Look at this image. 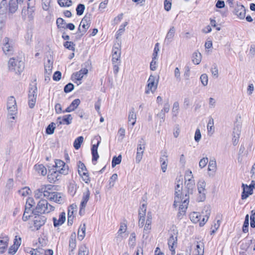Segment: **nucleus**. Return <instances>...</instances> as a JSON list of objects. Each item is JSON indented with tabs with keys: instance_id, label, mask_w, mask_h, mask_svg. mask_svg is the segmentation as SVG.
I'll use <instances>...</instances> for the list:
<instances>
[{
	"instance_id": "f257e3e1",
	"label": "nucleus",
	"mask_w": 255,
	"mask_h": 255,
	"mask_svg": "<svg viewBox=\"0 0 255 255\" xmlns=\"http://www.w3.org/2000/svg\"><path fill=\"white\" fill-rule=\"evenodd\" d=\"M203 214V218L201 221V215L199 212H192L190 215V218L191 221L194 223H197L199 222L200 226H203L205 225L206 222L208 221L209 216L210 215V209L209 206H205L204 210L202 211Z\"/></svg>"
},
{
	"instance_id": "f03ea898",
	"label": "nucleus",
	"mask_w": 255,
	"mask_h": 255,
	"mask_svg": "<svg viewBox=\"0 0 255 255\" xmlns=\"http://www.w3.org/2000/svg\"><path fill=\"white\" fill-rule=\"evenodd\" d=\"M8 69L9 71L20 74L24 68V63L19 58H11L8 61Z\"/></svg>"
},
{
	"instance_id": "7ed1b4c3",
	"label": "nucleus",
	"mask_w": 255,
	"mask_h": 255,
	"mask_svg": "<svg viewBox=\"0 0 255 255\" xmlns=\"http://www.w3.org/2000/svg\"><path fill=\"white\" fill-rule=\"evenodd\" d=\"M159 76H156L152 74L149 76L147 81V85L145 87V93L149 94L150 92L153 93L157 89L159 82Z\"/></svg>"
},
{
	"instance_id": "20e7f679",
	"label": "nucleus",
	"mask_w": 255,
	"mask_h": 255,
	"mask_svg": "<svg viewBox=\"0 0 255 255\" xmlns=\"http://www.w3.org/2000/svg\"><path fill=\"white\" fill-rule=\"evenodd\" d=\"M54 207L46 200H40L35 208V212L40 214H47L54 211Z\"/></svg>"
},
{
	"instance_id": "39448f33",
	"label": "nucleus",
	"mask_w": 255,
	"mask_h": 255,
	"mask_svg": "<svg viewBox=\"0 0 255 255\" xmlns=\"http://www.w3.org/2000/svg\"><path fill=\"white\" fill-rule=\"evenodd\" d=\"M37 88L35 84L31 85L28 94V105L30 108L35 106L37 98Z\"/></svg>"
},
{
	"instance_id": "423d86ee",
	"label": "nucleus",
	"mask_w": 255,
	"mask_h": 255,
	"mask_svg": "<svg viewBox=\"0 0 255 255\" xmlns=\"http://www.w3.org/2000/svg\"><path fill=\"white\" fill-rule=\"evenodd\" d=\"M206 182L203 179L200 180L197 183V189L198 192V200L199 202H202L206 199Z\"/></svg>"
},
{
	"instance_id": "0eeeda50",
	"label": "nucleus",
	"mask_w": 255,
	"mask_h": 255,
	"mask_svg": "<svg viewBox=\"0 0 255 255\" xmlns=\"http://www.w3.org/2000/svg\"><path fill=\"white\" fill-rule=\"evenodd\" d=\"M90 24L91 22L89 18L86 16H84L80 22L77 33H79V35L80 36L83 35L90 27Z\"/></svg>"
},
{
	"instance_id": "6e6552de",
	"label": "nucleus",
	"mask_w": 255,
	"mask_h": 255,
	"mask_svg": "<svg viewBox=\"0 0 255 255\" xmlns=\"http://www.w3.org/2000/svg\"><path fill=\"white\" fill-rule=\"evenodd\" d=\"M78 166L79 174L85 183H88L90 181V178L85 164L80 161L78 163Z\"/></svg>"
},
{
	"instance_id": "1a4fd4ad",
	"label": "nucleus",
	"mask_w": 255,
	"mask_h": 255,
	"mask_svg": "<svg viewBox=\"0 0 255 255\" xmlns=\"http://www.w3.org/2000/svg\"><path fill=\"white\" fill-rule=\"evenodd\" d=\"M146 211V205L143 204L139 208L138 211V226L142 228L145 223V216Z\"/></svg>"
},
{
	"instance_id": "9d476101",
	"label": "nucleus",
	"mask_w": 255,
	"mask_h": 255,
	"mask_svg": "<svg viewBox=\"0 0 255 255\" xmlns=\"http://www.w3.org/2000/svg\"><path fill=\"white\" fill-rule=\"evenodd\" d=\"M55 165V170L58 171L61 174L66 175L68 173V166L66 165L64 162L61 160H56Z\"/></svg>"
},
{
	"instance_id": "9b49d317",
	"label": "nucleus",
	"mask_w": 255,
	"mask_h": 255,
	"mask_svg": "<svg viewBox=\"0 0 255 255\" xmlns=\"http://www.w3.org/2000/svg\"><path fill=\"white\" fill-rule=\"evenodd\" d=\"M161 156L159 158L161 169L163 172H165L168 165V154L166 151L161 152Z\"/></svg>"
},
{
	"instance_id": "f8f14e48",
	"label": "nucleus",
	"mask_w": 255,
	"mask_h": 255,
	"mask_svg": "<svg viewBox=\"0 0 255 255\" xmlns=\"http://www.w3.org/2000/svg\"><path fill=\"white\" fill-rule=\"evenodd\" d=\"M233 13L238 18L243 19L246 15V9L243 5L237 4L234 7Z\"/></svg>"
},
{
	"instance_id": "ddd939ff",
	"label": "nucleus",
	"mask_w": 255,
	"mask_h": 255,
	"mask_svg": "<svg viewBox=\"0 0 255 255\" xmlns=\"http://www.w3.org/2000/svg\"><path fill=\"white\" fill-rule=\"evenodd\" d=\"M144 149V144L142 143V141L141 140L139 141L137 147L136 155L135 158L136 163H138L141 160Z\"/></svg>"
},
{
	"instance_id": "4468645a",
	"label": "nucleus",
	"mask_w": 255,
	"mask_h": 255,
	"mask_svg": "<svg viewBox=\"0 0 255 255\" xmlns=\"http://www.w3.org/2000/svg\"><path fill=\"white\" fill-rule=\"evenodd\" d=\"M7 108L11 115H13L14 113L16 111L17 107L16 101L13 97H10L8 98Z\"/></svg>"
},
{
	"instance_id": "2eb2a0df",
	"label": "nucleus",
	"mask_w": 255,
	"mask_h": 255,
	"mask_svg": "<svg viewBox=\"0 0 255 255\" xmlns=\"http://www.w3.org/2000/svg\"><path fill=\"white\" fill-rule=\"evenodd\" d=\"M72 119L71 115H66L63 117H58L56 122L58 126L61 125H69L71 124Z\"/></svg>"
},
{
	"instance_id": "dca6fc26",
	"label": "nucleus",
	"mask_w": 255,
	"mask_h": 255,
	"mask_svg": "<svg viewBox=\"0 0 255 255\" xmlns=\"http://www.w3.org/2000/svg\"><path fill=\"white\" fill-rule=\"evenodd\" d=\"M2 50L6 55H9L12 53V46L9 43V39L5 37L3 40Z\"/></svg>"
},
{
	"instance_id": "f3484780",
	"label": "nucleus",
	"mask_w": 255,
	"mask_h": 255,
	"mask_svg": "<svg viewBox=\"0 0 255 255\" xmlns=\"http://www.w3.org/2000/svg\"><path fill=\"white\" fill-rule=\"evenodd\" d=\"M177 237L175 235H170L168 241V245L170 251L171 252V255H174L175 254V246L177 244Z\"/></svg>"
},
{
	"instance_id": "a211bd4d",
	"label": "nucleus",
	"mask_w": 255,
	"mask_h": 255,
	"mask_svg": "<svg viewBox=\"0 0 255 255\" xmlns=\"http://www.w3.org/2000/svg\"><path fill=\"white\" fill-rule=\"evenodd\" d=\"M46 221V218L44 216H38L35 217L34 219V227L36 230H39L41 226H43Z\"/></svg>"
},
{
	"instance_id": "6ab92c4d",
	"label": "nucleus",
	"mask_w": 255,
	"mask_h": 255,
	"mask_svg": "<svg viewBox=\"0 0 255 255\" xmlns=\"http://www.w3.org/2000/svg\"><path fill=\"white\" fill-rule=\"evenodd\" d=\"M181 185L182 182L179 181L175 186V197L173 204L174 207H177L178 205V203H180V197H179V195L180 190L182 189V187L181 186Z\"/></svg>"
},
{
	"instance_id": "aec40b11",
	"label": "nucleus",
	"mask_w": 255,
	"mask_h": 255,
	"mask_svg": "<svg viewBox=\"0 0 255 255\" xmlns=\"http://www.w3.org/2000/svg\"><path fill=\"white\" fill-rule=\"evenodd\" d=\"M112 62L113 64L120 63L121 51L119 47L114 46L113 48Z\"/></svg>"
},
{
	"instance_id": "412c9836",
	"label": "nucleus",
	"mask_w": 255,
	"mask_h": 255,
	"mask_svg": "<svg viewBox=\"0 0 255 255\" xmlns=\"http://www.w3.org/2000/svg\"><path fill=\"white\" fill-rule=\"evenodd\" d=\"M175 31L176 29L175 27L171 26L170 28L164 39V43L168 45L173 41L174 37L175 36Z\"/></svg>"
},
{
	"instance_id": "4be33fe9",
	"label": "nucleus",
	"mask_w": 255,
	"mask_h": 255,
	"mask_svg": "<svg viewBox=\"0 0 255 255\" xmlns=\"http://www.w3.org/2000/svg\"><path fill=\"white\" fill-rule=\"evenodd\" d=\"M189 195L187 193L185 194V196L180 199V202H181V204L179 205V211L180 212L184 213L187 208V206L189 203Z\"/></svg>"
},
{
	"instance_id": "5701e85b",
	"label": "nucleus",
	"mask_w": 255,
	"mask_h": 255,
	"mask_svg": "<svg viewBox=\"0 0 255 255\" xmlns=\"http://www.w3.org/2000/svg\"><path fill=\"white\" fill-rule=\"evenodd\" d=\"M60 174L61 173L58 171L54 169L49 170L47 176L48 180L50 183H55L58 180V177Z\"/></svg>"
},
{
	"instance_id": "b1692460",
	"label": "nucleus",
	"mask_w": 255,
	"mask_h": 255,
	"mask_svg": "<svg viewBox=\"0 0 255 255\" xmlns=\"http://www.w3.org/2000/svg\"><path fill=\"white\" fill-rule=\"evenodd\" d=\"M9 238L7 236L0 237V253L3 254L5 252L8 246Z\"/></svg>"
},
{
	"instance_id": "393cba45",
	"label": "nucleus",
	"mask_w": 255,
	"mask_h": 255,
	"mask_svg": "<svg viewBox=\"0 0 255 255\" xmlns=\"http://www.w3.org/2000/svg\"><path fill=\"white\" fill-rule=\"evenodd\" d=\"M242 187L243 191L242 194V199L244 200L253 193V189L250 186L244 183L242 184Z\"/></svg>"
},
{
	"instance_id": "a878e982",
	"label": "nucleus",
	"mask_w": 255,
	"mask_h": 255,
	"mask_svg": "<svg viewBox=\"0 0 255 255\" xmlns=\"http://www.w3.org/2000/svg\"><path fill=\"white\" fill-rule=\"evenodd\" d=\"M88 71L87 69L82 68L79 71L73 73L72 78L77 81H80L85 75L87 74Z\"/></svg>"
},
{
	"instance_id": "bb28decb",
	"label": "nucleus",
	"mask_w": 255,
	"mask_h": 255,
	"mask_svg": "<svg viewBox=\"0 0 255 255\" xmlns=\"http://www.w3.org/2000/svg\"><path fill=\"white\" fill-rule=\"evenodd\" d=\"M136 121V115L135 110L133 108H131L128 114V122L132 127L134 126Z\"/></svg>"
},
{
	"instance_id": "cd10ccee",
	"label": "nucleus",
	"mask_w": 255,
	"mask_h": 255,
	"mask_svg": "<svg viewBox=\"0 0 255 255\" xmlns=\"http://www.w3.org/2000/svg\"><path fill=\"white\" fill-rule=\"evenodd\" d=\"M17 236L15 237L13 245L8 249V254H14L17 251L18 247L21 244L20 238H19L18 239H17Z\"/></svg>"
},
{
	"instance_id": "c85d7f7f",
	"label": "nucleus",
	"mask_w": 255,
	"mask_h": 255,
	"mask_svg": "<svg viewBox=\"0 0 255 255\" xmlns=\"http://www.w3.org/2000/svg\"><path fill=\"white\" fill-rule=\"evenodd\" d=\"M66 220V215L64 212H62L59 216L58 219L55 217L53 218V224L54 227H58L62 225Z\"/></svg>"
},
{
	"instance_id": "c756f323",
	"label": "nucleus",
	"mask_w": 255,
	"mask_h": 255,
	"mask_svg": "<svg viewBox=\"0 0 255 255\" xmlns=\"http://www.w3.org/2000/svg\"><path fill=\"white\" fill-rule=\"evenodd\" d=\"M80 104V100L79 99H75L69 107H68L66 110L63 112V113H70L74 111Z\"/></svg>"
},
{
	"instance_id": "7c9ffc66",
	"label": "nucleus",
	"mask_w": 255,
	"mask_h": 255,
	"mask_svg": "<svg viewBox=\"0 0 255 255\" xmlns=\"http://www.w3.org/2000/svg\"><path fill=\"white\" fill-rule=\"evenodd\" d=\"M170 109V105L168 103H167L164 105L163 109L161 110L160 113L157 115L160 119V122H163L165 119V113H167L169 112Z\"/></svg>"
},
{
	"instance_id": "2f4dec72",
	"label": "nucleus",
	"mask_w": 255,
	"mask_h": 255,
	"mask_svg": "<svg viewBox=\"0 0 255 255\" xmlns=\"http://www.w3.org/2000/svg\"><path fill=\"white\" fill-rule=\"evenodd\" d=\"M90 195V192L88 189H87L86 191L83 192L82 200L80 203V206L82 208H85L88 201L89 200Z\"/></svg>"
},
{
	"instance_id": "473e14b6",
	"label": "nucleus",
	"mask_w": 255,
	"mask_h": 255,
	"mask_svg": "<svg viewBox=\"0 0 255 255\" xmlns=\"http://www.w3.org/2000/svg\"><path fill=\"white\" fill-rule=\"evenodd\" d=\"M43 189V196L46 197V198L50 199V196L52 195V193L53 192L50 191L51 190L52 186L51 185H42Z\"/></svg>"
},
{
	"instance_id": "72a5a7b5",
	"label": "nucleus",
	"mask_w": 255,
	"mask_h": 255,
	"mask_svg": "<svg viewBox=\"0 0 255 255\" xmlns=\"http://www.w3.org/2000/svg\"><path fill=\"white\" fill-rule=\"evenodd\" d=\"M69 250L73 252L76 247V234L75 233L71 234L69 240Z\"/></svg>"
},
{
	"instance_id": "f704fd0d",
	"label": "nucleus",
	"mask_w": 255,
	"mask_h": 255,
	"mask_svg": "<svg viewBox=\"0 0 255 255\" xmlns=\"http://www.w3.org/2000/svg\"><path fill=\"white\" fill-rule=\"evenodd\" d=\"M185 186L186 188H187V189L188 190L187 193H186L187 194V195H189V194H192L193 190L195 188L194 180H191L190 181H185Z\"/></svg>"
},
{
	"instance_id": "c9c22d12",
	"label": "nucleus",
	"mask_w": 255,
	"mask_h": 255,
	"mask_svg": "<svg viewBox=\"0 0 255 255\" xmlns=\"http://www.w3.org/2000/svg\"><path fill=\"white\" fill-rule=\"evenodd\" d=\"M49 200L53 201L58 203H61L63 199L60 193L53 192L52 195L50 197Z\"/></svg>"
},
{
	"instance_id": "e433bc0d",
	"label": "nucleus",
	"mask_w": 255,
	"mask_h": 255,
	"mask_svg": "<svg viewBox=\"0 0 255 255\" xmlns=\"http://www.w3.org/2000/svg\"><path fill=\"white\" fill-rule=\"evenodd\" d=\"M52 68L53 63L50 60H48L45 65V74L47 75V77L48 78L52 73Z\"/></svg>"
},
{
	"instance_id": "4c0bfd02",
	"label": "nucleus",
	"mask_w": 255,
	"mask_h": 255,
	"mask_svg": "<svg viewBox=\"0 0 255 255\" xmlns=\"http://www.w3.org/2000/svg\"><path fill=\"white\" fill-rule=\"evenodd\" d=\"M25 251L27 253L31 255H45L46 252L47 251H44V253H43V250L41 252L37 249H34L31 248H27Z\"/></svg>"
},
{
	"instance_id": "58836bf2",
	"label": "nucleus",
	"mask_w": 255,
	"mask_h": 255,
	"mask_svg": "<svg viewBox=\"0 0 255 255\" xmlns=\"http://www.w3.org/2000/svg\"><path fill=\"white\" fill-rule=\"evenodd\" d=\"M201 59L202 55L200 52L198 51H195V52L193 53L192 55V62L195 64H199L201 62Z\"/></svg>"
},
{
	"instance_id": "ea45409f",
	"label": "nucleus",
	"mask_w": 255,
	"mask_h": 255,
	"mask_svg": "<svg viewBox=\"0 0 255 255\" xmlns=\"http://www.w3.org/2000/svg\"><path fill=\"white\" fill-rule=\"evenodd\" d=\"M86 225L83 224L81 225L79 228L78 232V238L80 241H82L85 236Z\"/></svg>"
},
{
	"instance_id": "a19ab883",
	"label": "nucleus",
	"mask_w": 255,
	"mask_h": 255,
	"mask_svg": "<svg viewBox=\"0 0 255 255\" xmlns=\"http://www.w3.org/2000/svg\"><path fill=\"white\" fill-rule=\"evenodd\" d=\"M35 170L41 175L44 176L47 174L46 168L43 164L35 165L34 166Z\"/></svg>"
},
{
	"instance_id": "79ce46f5",
	"label": "nucleus",
	"mask_w": 255,
	"mask_h": 255,
	"mask_svg": "<svg viewBox=\"0 0 255 255\" xmlns=\"http://www.w3.org/2000/svg\"><path fill=\"white\" fill-rule=\"evenodd\" d=\"M21 2H17L16 0H10L9 2V10L11 13L14 12L17 9V4Z\"/></svg>"
},
{
	"instance_id": "37998d69",
	"label": "nucleus",
	"mask_w": 255,
	"mask_h": 255,
	"mask_svg": "<svg viewBox=\"0 0 255 255\" xmlns=\"http://www.w3.org/2000/svg\"><path fill=\"white\" fill-rule=\"evenodd\" d=\"M127 229V224L124 223H122L120 224V228L118 232V236L117 238H119L120 239H122V235L124 233Z\"/></svg>"
},
{
	"instance_id": "c03bdc74",
	"label": "nucleus",
	"mask_w": 255,
	"mask_h": 255,
	"mask_svg": "<svg viewBox=\"0 0 255 255\" xmlns=\"http://www.w3.org/2000/svg\"><path fill=\"white\" fill-rule=\"evenodd\" d=\"M83 140L84 138L82 136H79L75 140L73 145L76 149H78L80 147L81 143L83 142Z\"/></svg>"
},
{
	"instance_id": "a18cd8bd",
	"label": "nucleus",
	"mask_w": 255,
	"mask_h": 255,
	"mask_svg": "<svg viewBox=\"0 0 255 255\" xmlns=\"http://www.w3.org/2000/svg\"><path fill=\"white\" fill-rule=\"evenodd\" d=\"M56 124V122L55 123H51L50 124H49L46 129V133L48 134H51L53 133Z\"/></svg>"
},
{
	"instance_id": "49530a36",
	"label": "nucleus",
	"mask_w": 255,
	"mask_h": 255,
	"mask_svg": "<svg viewBox=\"0 0 255 255\" xmlns=\"http://www.w3.org/2000/svg\"><path fill=\"white\" fill-rule=\"evenodd\" d=\"M58 4L60 6L69 7L72 4L71 0H58Z\"/></svg>"
},
{
	"instance_id": "de8ad7c7",
	"label": "nucleus",
	"mask_w": 255,
	"mask_h": 255,
	"mask_svg": "<svg viewBox=\"0 0 255 255\" xmlns=\"http://www.w3.org/2000/svg\"><path fill=\"white\" fill-rule=\"evenodd\" d=\"M68 190L71 195L74 196L75 194L77 191V185L75 182L70 183Z\"/></svg>"
},
{
	"instance_id": "09e8293b",
	"label": "nucleus",
	"mask_w": 255,
	"mask_h": 255,
	"mask_svg": "<svg viewBox=\"0 0 255 255\" xmlns=\"http://www.w3.org/2000/svg\"><path fill=\"white\" fill-rule=\"evenodd\" d=\"M7 1L2 0L0 3V13L3 14L7 11Z\"/></svg>"
},
{
	"instance_id": "8fccbe9b",
	"label": "nucleus",
	"mask_w": 255,
	"mask_h": 255,
	"mask_svg": "<svg viewBox=\"0 0 255 255\" xmlns=\"http://www.w3.org/2000/svg\"><path fill=\"white\" fill-rule=\"evenodd\" d=\"M179 109V104L178 102H175L173 103L172 109V113L173 116L174 117H176L178 113V111Z\"/></svg>"
},
{
	"instance_id": "3c124183",
	"label": "nucleus",
	"mask_w": 255,
	"mask_h": 255,
	"mask_svg": "<svg viewBox=\"0 0 255 255\" xmlns=\"http://www.w3.org/2000/svg\"><path fill=\"white\" fill-rule=\"evenodd\" d=\"M136 236L134 233H132L129 238L128 245L130 247L133 248L135 245Z\"/></svg>"
},
{
	"instance_id": "603ef678",
	"label": "nucleus",
	"mask_w": 255,
	"mask_h": 255,
	"mask_svg": "<svg viewBox=\"0 0 255 255\" xmlns=\"http://www.w3.org/2000/svg\"><path fill=\"white\" fill-rule=\"evenodd\" d=\"M122 161V156L119 155L118 157L114 156L112 161V166L113 167H115L117 165L119 164Z\"/></svg>"
},
{
	"instance_id": "864d4df0",
	"label": "nucleus",
	"mask_w": 255,
	"mask_h": 255,
	"mask_svg": "<svg viewBox=\"0 0 255 255\" xmlns=\"http://www.w3.org/2000/svg\"><path fill=\"white\" fill-rule=\"evenodd\" d=\"M51 0H42V8L44 10H49L51 6Z\"/></svg>"
},
{
	"instance_id": "5fc2aeb1",
	"label": "nucleus",
	"mask_w": 255,
	"mask_h": 255,
	"mask_svg": "<svg viewBox=\"0 0 255 255\" xmlns=\"http://www.w3.org/2000/svg\"><path fill=\"white\" fill-rule=\"evenodd\" d=\"M85 9V5L83 4H79L76 9V13L78 15H81L83 14Z\"/></svg>"
},
{
	"instance_id": "6e6d98bb",
	"label": "nucleus",
	"mask_w": 255,
	"mask_h": 255,
	"mask_svg": "<svg viewBox=\"0 0 255 255\" xmlns=\"http://www.w3.org/2000/svg\"><path fill=\"white\" fill-rule=\"evenodd\" d=\"M29 205L30 206V207L32 206V205L31 204H29ZM30 207H29V209H28L27 206H26V207H25V211L23 213V217H22V220L24 221H26L30 216V215L29 214V212L30 211Z\"/></svg>"
},
{
	"instance_id": "4d7b16f0",
	"label": "nucleus",
	"mask_w": 255,
	"mask_h": 255,
	"mask_svg": "<svg viewBox=\"0 0 255 255\" xmlns=\"http://www.w3.org/2000/svg\"><path fill=\"white\" fill-rule=\"evenodd\" d=\"M88 249L85 246H81L79 248L78 255H88Z\"/></svg>"
},
{
	"instance_id": "13d9d810",
	"label": "nucleus",
	"mask_w": 255,
	"mask_h": 255,
	"mask_svg": "<svg viewBox=\"0 0 255 255\" xmlns=\"http://www.w3.org/2000/svg\"><path fill=\"white\" fill-rule=\"evenodd\" d=\"M128 22H125L120 26L119 29L117 32V38H118L119 36H121L125 31V27L128 25Z\"/></svg>"
},
{
	"instance_id": "bf43d9fd",
	"label": "nucleus",
	"mask_w": 255,
	"mask_h": 255,
	"mask_svg": "<svg viewBox=\"0 0 255 255\" xmlns=\"http://www.w3.org/2000/svg\"><path fill=\"white\" fill-rule=\"evenodd\" d=\"M200 81L204 86H206L208 83V77L206 74H203L200 76Z\"/></svg>"
},
{
	"instance_id": "052dcab7",
	"label": "nucleus",
	"mask_w": 255,
	"mask_h": 255,
	"mask_svg": "<svg viewBox=\"0 0 255 255\" xmlns=\"http://www.w3.org/2000/svg\"><path fill=\"white\" fill-rule=\"evenodd\" d=\"M77 205L76 204H72L68 208V216H74V213L76 211Z\"/></svg>"
},
{
	"instance_id": "680f3d73",
	"label": "nucleus",
	"mask_w": 255,
	"mask_h": 255,
	"mask_svg": "<svg viewBox=\"0 0 255 255\" xmlns=\"http://www.w3.org/2000/svg\"><path fill=\"white\" fill-rule=\"evenodd\" d=\"M185 181L194 180L192 172L191 170H187L185 174Z\"/></svg>"
},
{
	"instance_id": "e2e57ef3",
	"label": "nucleus",
	"mask_w": 255,
	"mask_h": 255,
	"mask_svg": "<svg viewBox=\"0 0 255 255\" xmlns=\"http://www.w3.org/2000/svg\"><path fill=\"white\" fill-rule=\"evenodd\" d=\"M125 129L123 128H121L118 130V140L122 141L125 136Z\"/></svg>"
},
{
	"instance_id": "0e129e2a",
	"label": "nucleus",
	"mask_w": 255,
	"mask_h": 255,
	"mask_svg": "<svg viewBox=\"0 0 255 255\" xmlns=\"http://www.w3.org/2000/svg\"><path fill=\"white\" fill-rule=\"evenodd\" d=\"M64 46L66 48L68 49L69 50H72L73 51H75V45L74 44L73 42L71 41H66L64 44Z\"/></svg>"
},
{
	"instance_id": "69168bd1",
	"label": "nucleus",
	"mask_w": 255,
	"mask_h": 255,
	"mask_svg": "<svg viewBox=\"0 0 255 255\" xmlns=\"http://www.w3.org/2000/svg\"><path fill=\"white\" fill-rule=\"evenodd\" d=\"M42 186L35 191L34 197L36 198H40L43 196Z\"/></svg>"
},
{
	"instance_id": "338daca9",
	"label": "nucleus",
	"mask_w": 255,
	"mask_h": 255,
	"mask_svg": "<svg viewBox=\"0 0 255 255\" xmlns=\"http://www.w3.org/2000/svg\"><path fill=\"white\" fill-rule=\"evenodd\" d=\"M216 169V162L215 160H210L208 165L209 171H215Z\"/></svg>"
},
{
	"instance_id": "774afa93",
	"label": "nucleus",
	"mask_w": 255,
	"mask_h": 255,
	"mask_svg": "<svg viewBox=\"0 0 255 255\" xmlns=\"http://www.w3.org/2000/svg\"><path fill=\"white\" fill-rule=\"evenodd\" d=\"M174 77L176 81L180 82L181 81V73L180 70L178 67H176L174 71Z\"/></svg>"
}]
</instances>
